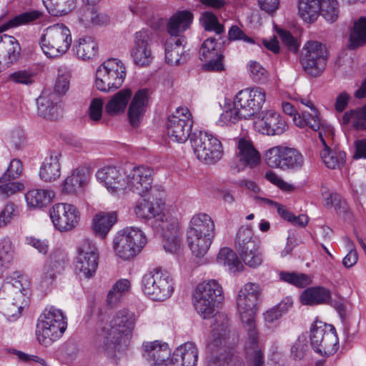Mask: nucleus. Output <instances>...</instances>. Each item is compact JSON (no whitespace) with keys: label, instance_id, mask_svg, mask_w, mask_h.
Returning <instances> with one entry per match:
<instances>
[{"label":"nucleus","instance_id":"f257e3e1","mask_svg":"<svg viewBox=\"0 0 366 366\" xmlns=\"http://www.w3.org/2000/svg\"><path fill=\"white\" fill-rule=\"evenodd\" d=\"M134 212L139 218L161 234L166 252L176 253L179 251L181 247L179 219L177 212L166 209L164 199H144L137 204Z\"/></svg>","mask_w":366,"mask_h":366},{"label":"nucleus","instance_id":"f03ea898","mask_svg":"<svg viewBox=\"0 0 366 366\" xmlns=\"http://www.w3.org/2000/svg\"><path fill=\"white\" fill-rule=\"evenodd\" d=\"M212 332L208 342L209 354L206 366H227L232 358L229 345V320L224 314L215 315L212 325Z\"/></svg>","mask_w":366,"mask_h":366},{"label":"nucleus","instance_id":"7ed1b4c3","mask_svg":"<svg viewBox=\"0 0 366 366\" xmlns=\"http://www.w3.org/2000/svg\"><path fill=\"white\" fill-rule=\"evenodd\" d=\"M224 299L223 289L216 280H209L199 283L193 295V305L197 313L204 319L215 315Z\"/></svg>","mask_w":366,"mask_h":366},{"label":"nucleus","instance_id":"20e7f679","mask_svg":"<svg viewBox=\"0 0 366 366\" xmlns=\"http://www.w3.org/2000/svg\"><path fill=\"white\" fill-rule=\"evenodd\" d=\"M136 321L137 316L133 312L127 309L118 310L111 320L110 332L99 337V341L102 342V350L109 352L121 342L123 337L131 336Z\"/></svg>","mask_w":366,"mask_h":366},{"label":"nucleus","instance_id":"39448f33","mask_svg":"<svg viewBox=\"0 0 366 366\" xmlns=\"http://www.w3.org/2000/svg\"><path fill=\"white\" fill-rule=\"evenodd\" d=\"M72 42L69 29L63 24H56L46 28L39 39V45L44 54L50 58L61 56L69 50Z\"/></svg>","mask_w":366,"mask_h":366},{"label":"nucleus","instance_id":"423d86ee","mask_svg":"<svg viewBox=\"0 0 366 366\" xmlns=\"http://www.w3.org/2000/svg\"><path fill=\"white\" fill-rule=\"evenodd\" d=\"M260 292L257 284L248 282L240 289L237 297V310L247 331L248 337H250L252 332L254 333V336H258L255 328L254 315Z\"/></svg>","mask_w":366,"mask_h":366},{"label":"nucleus","instance_id":"0eeeda50","mask_svg":"<svg viewBox=\"0 0 366 366\" xmlns=\"http://www.w3.org/2000/svg\"><path fill=\"white\" fill-rule=\"evenodd\" d=\"M126 74V67L121 60L109 59L97 69L95 86L103 92H113L122 85Z\"/></svg>","mask_w":366,"mask_h":366},{"label":"nucleus","instance_id":"6e6552de","mask_svg":"<svg viewBox=\"0 0 366 366\" xmlns=\"http://www.w3.org/2000/svg\"><path fill=\"white\" fill-rule=\"evenodd\" d=\"M142 290L149 298L164 301L170 297L174 291L173 279L161 268L154 269L142 277Z\"/></svg>","mask_w":366,"mask_h":366},{"label":"nucleus","instance_id":"1a4fd4ad","mask_svg":"<svg viewBox=\"0 0 366 366\" xmlns=\"http://www.w3.org/2000/svg\"><path fill=\"white\" fill-rule=\"evenodd\" d=\"M190 142L197 158L205 164H214L223 156L221 142L209 132L200 131L192 134Z\"/></svg>","mask_w":366,"mask_h":366},{"label":"nucleus","instance_id":"9d476101","mask_svg":"<svg viewBox=\"0 0 366 366\" xmlns=\"http://www.w3.org/2000/svg\"><path fill=\"white\" fill-rule=\"evenodd\" d=\"M310 344L315 352L330 356L338 350V338L335 328L321 321H315L310 330Z\"/></svg>","mask_w":366,"mask_h":366},{"label":"nucleus","instance_id":"9b49d317","mask_svg":"<svg viewBox=\"0 0 366 366\" xmlns=\"http://www.w3.org/2000/svg\"><path fill=\"white\" fill-rule=\"evenodd\" d=\"M26 280L22 276L7 277L0 288V298L13 300L5 309V315L9 318L19 317L24 307V286Z\"/></svg>","mask_w":366,"mask_h":366},{"label":"nucleus","instance_id":"f8f14e48","mask_svg":"<svg viewBox=\"0 0 366 366\" xmlns=\"http://www.w3.org/2000/svg\"><path fill=\"white\" fill-rule=\"evenodd\" d=\"M147 243L144 233L138 227H129L122 230L114 240L116 254L123 259L136 256Z\"/></svg>","mask_w":366,"mask_h":366},{"label":"nucleus","instance_id":"ddd939ff","mask_svg":"<svg viewBox=\"0 0 366 366\" xmlns=\"http://www.w3.org/2000/svg\"><path fill=\"white\" fill-rule=\"evenodd\" d=\"M99 253L95 243L87 238L81 239L76 245L75 269L86 278L92 277L98 266Z\"/></svg>","mask_w":366,"mask_h":366},{"label":"nucleus","instance_id":"4468645a","mask_svg":"<svg viewBox=\"0 0 366 366\" xmlns=\"http://www.w3.org/2000/svg\"><path fill=\"white\" fill-rule=\"evenodd\" d=\"M192 126L189 110L187 107H179L168 117L167 134L172 141L184 143L190 136Z\"/></svg>","mask_w":366,"mask_h":366},{"label":"nucleus","instance_id":"2eb2a0df","mask_svg":"<svg viewBox=\"0 0 366 366\" xmlns=\"http://www.w3.org/2000/svg\"><path fill=\"white\" fill-rule=\"evenodd\" d=\"M302 64L304 69L312 76H319L325 69L327 50L319 41H307L303 49Z\"/></svg>","mask_w":366,"mask_h":366},{"label":"nucleus","instance_id":"dca6fc26","mask_svg":"<svg viewBox=\"0 0 366 366\" xmlns=\"http://www.w3.org/2000/svg\"><path fill=\"white\" fill-rule=\"evenodd\" d=\"M50 217L54 227L61 232L74 229L79 223L81 214L76 206L69 203H56L50 209Z\"/></svg>","mask_w":366,"mask_h":366},{"label":"nucleus","instance_id":"f3484780","mask_svg":"<svg viewBox=\"0 0 366 366\" xmlns=\"http://www.w3.org/2000/svg\"><path fill=\"white\" fill-rule=\"evenodd\" d=\"M235 104L249 119L262 109L266 101V92L259 86L239 91L234 97Z\"/></svg>","mask_w":366,"mask_h":366},{"label":"nucleus","instance_id":"a211bd4d","mask_svg":"<svg viewBox=\"0 0 366 366\" xmlns=\"http://www.w3.org/2000/svg\"><path fill=\"white\" fill-rule=\"evenodd\" d=\"M153 170L147 166L129 167L126 170L127 188L137 194L144 197L152 189Z\"/></svg>","mask_w":366,"mask_h":366},{"label":"nucleus","instance_id":"6ab92c4d","mask_svg":"<svg viewBox=\"0 0 366 366\" xmlns=\"http://www.w3.org/2000/svg\"><path fill=\"white\" fill-rule=\"evenodd\" d=\"M152 35L149 31L142 29L136 32L131 56L135 64L140 66H149L154 59L152 51Z\"/></svg>","mask_w":366,"mask_h":366},{"label":"nucleus","instance_id":"aec40b11","mask_svg":"<svg viewBox=\"0 0 366 366\" xmlns=\"http://www.w3.org/2000/svg\"><path fill=\"white\" fill-rule=\"evenodd\" d=\"M255 129L266 135H280L287 128L285 120L273 109H267L259 113L254 123Z\"/></svg>","mask_w":366,"mask_h":366},{"label":"nucleus","instance_id":"412c9836","mask_svg":"<svg viewBox=\"0 0 366 366\" xmlns=\"http://www.w3.org/2000/svg\"><path fill=\"white\" fill-rule=\"evenodd\" d=\"M97 180L112 194L127 189L126 170L113 166L104 167L96 173Z\"/></svg>","mask_w":366,"mask_h":366},{"label":"nucleus","instance_id":"4be33fe9","mask_svg":"<svg viewBox=\"0 0 366 366\" xmlns=\"http://www.w3.org/2000/svg\"><path fill=\"white\" fill-rule=\"evenodd\" d=\"M222 57L220 45L217 43L215 38L209 37L202 43L199 49V59L204 62L203 67L205 70L222 71Z\"/></svg>","mask_w":366,"mask_h":366},{"label":"nucleus","instance_id":"5701e85b","mask_svg":"<svg viewBox=\"0 0 366 366\" xmlns=\"http://www.w3.org/2000/svg\"><path fill=\"white\" fill-rule=\"evenodd\" d=\"M169 355L170 350L167 343L155 340L142 344V355L149 366H166Z\"/></svg>","mask_w":366,"mask_h":366},{"label":"nucleus","instance_id":"b1692460","mask_svg":"<svg viewBox=\"0 0 366 366\" xmlns=\"http://www.w3.org/2000/svg\"><path fill=\"white\" fill-rule=\"evenodd\" d=\"M89 174L86 168L73 169L61 184V192L65 194L78 195L82 193L89 182Z\"/></svg>","mask_w":366,"mask_h":366},{"label":"nucleus","instance_id":"393cba45","mask_svg":"<svg viewBox=\"0 0 366 366\" xmlns=\"http://www.w3.org/2000/svg\"><path fill=\"white\" fill-rule=\"evenodd\" d=\"M235 159L239 171L247 166L254 167L260 162L259 153L252 143L244 138L238 140Z\"/></svg>","mask_w":366,"mask_h":366},{"label":"nucleus","instance_id":"a878e982","mask_svg":"<svg viewBox=\"0 0 366 366\" xmlns=\"http://www.w3.org/2000/svg\"><path fill=\"white\" fill-rule=\"evenodd\" d=\"M60 97L50 90H44L36 99L37 112L44 118H54L60 109Z\"/></svg>","mask_w":366,"mask_h":366},{"label":"nucleus","instance_id":"bb28decb","mask_svg":"<svg viewBox=\"0 0 366 366\" xmlns=\"http://www.w3.org/2000/svg\"><path fill=\"white\" fill-rule=\"evenodd\" d=\"M198 350L193 342H186L177 347L172 354L167 366H195Z\"/></svg>","mask_w":366,"mask_h":366},{"label":"nucleus","instance_id":"cd10ccee","mask_svg":"<svg viewBox=\"0 0 366 366\" xmlns=\"http://www.w3.org/2000/svg\"><path fill=\"white\" fill-rule=\"evenodd\" d=\"M149 104V91L147 89L138 90L132 99L128 109L129 122L132 127H137L143 118Z\"/></svg>","mask_w":366,"mask_h":366},{"label":"nucleus","instance_id":"c85d7f7f","mask_svg":"<svg viewBox=\"0 0 366 366\" xmlns=\"http://www.w3.org/2000/svg\"><path fill=\"white\" fill-rule=\"evenodd\" d=\"M300 102L310 108L312 113L302 112L301 115L295 117L294 123L296 126L304 128L309 127L314 131H319L324 129L325 124L322 122L320 114L314 106L313 103L306 98H300Z\"/></svg>","mask_w":366,"mask_h":366},{"label":"nucleus","instance_id":"c756f323","mask_svg":"<svg viewBox=\"0 0 366 366\" xmlns=\"http://www.w3.org/2000/svg\"><path fill=\"white\" fill-rule=\"evenodd\" d=\"M67 327V324L55 325L49 324L38 320L36 330V335L38 342L48 347L52 342L60 338Z\"/></svg>","mask_w":366,"mask_h":366},{"label":"nucleus","instance_id":"7c9ffc66","mask_svg":"<svg viewBox=\"0 0 366 366\" xmlns=\"http://www.w3.org/2000/svg\"><path fill=\"white\" fill-rule=\"evenodd\" d=\"M187 234L214 237V224L208 214L199 213L192 217Z\"/></svg>","mask_w":366,"mask_h":366},{"label":"nucleus","instance_id":"2f4dec72","mask_svg":"<svg viewBox=\"0 0 366 366\" xmlns=\"http://www.w3.org/2000/svg\"><path fill=\"white\" fill-rule=\"evenodd\" d=\"M192 20L193 14L189 11H181L174 14L167 24L170 37L184 38L182 34L189 27Z\"/></svg>","mask_w":366,"mask_h":366},{"label":"nucleus","instance_id":"473e14b6","mask_svg":"<svg viewBox=\"0 0 366 366\" xmlns=\"http://www.w3.org/2000/svg\"><path fill=\"white\" fill-rule=\"evenodd\" d=\"M60 154L56 152L46 157L39 169V177L45 182L57 179L61 175Z\"/></svg>","mask_w":366,"mask_h":366},{"label":"nucleus","instance_id":"72a5a7b5","mask_svg":"<svg viewBox=\"0 0 366 366\" xmlns=\"http://www.w3.org/2000/svg\"><path fill=\"white\" fill-rule=\"evenodd\" d=\"M332 298L330 291L321 286L311 287L305 290L300 297L304 305H317L327 304Z\"/></svg>","mask_w":366,"mask_h":366},{"label":"nucleus","instance_id":"f704fd0d","mask_svg":"<svg viewBox=\"0 0 366 366\" xmlns=\"http://www.w3.org/2000/svg\"><path fill=\"white\" fill-rule=\"evenodd\" d=\"M184 38L169 37L165 43V60L171 65H179L186 60L183 54Z\"/></svg>","mask_w":366,"mask_h":366},{"label":"nucleus","instance_id":"c9c22d12","mask_svg":"<svg viewBox=\"0 0 366 366\" xmlns=\"http://www.w3.org/2000/svg\"><path fill=\"white\" fill-rule=\"evenodd\" d=\"M54 197V193L46 189H31L24 194V199L28 207L31 209H41L46 207Z\"/></svg>","mask_w":366,"mask_h":366},{"label":"nucleus","instance_id":"e433bc0d","mask_svg":"<svg viewBox=\"0 0 366 366\" xmlns=\"http://www.w3.org/2000/svg\"><path fill=\"white\" fill-rule=\"evenodd\" d=\"M72 49L78 59L86 61L97 56L98 44L92 37L84 36L74 42Z\"/></svg>","mask_w":366,"mask_h":366},{"label":"nucleus","instance_id":"4c0bfd02","mask_svg":"<svg viewBox=\"0 0 366 366\" xmlns=\"http://www.w3.org/2000/svg\"><path fill=\"white\" fill-rule=\"evenodd\" d=\"M246 359L249 366H264L262 347L258 340V336L251 333L245 343Z\"/></svg>","mask_w":366,"mask_h":366},{"label":"nucleus","instance_id":"58836bf2","mask_svg":"<svg viewBox=\"0 0 366 366\" xmlns=\"http://www.w3.org/2000/svg\"><path fill=\"white\" fill-rule=\"evenodd\" d=\"M318 135L324 147L320 152V157L327 167L335 169L343 165L345 162V152L343 151H331L326 144L322 129L318 131Z\"/></svg>","mask_w":366,"mask_h":366},{"label":"nucleus","instance_id":"ea45409f","mask_svg":"<svg viewBox=\"0 0 366 366\" xmlns=\"http://www.w3.org/2000/svg\"><path fill=\"white\" fill-rule=\"evenodd\" d=\"M44 14L39 10H29L23 12L11 19L6 24L0 26V31H5L6 30L24 25H29L31 24H38L43 19Z\"/></svg>","mask_w":366,"mask_h":366},{"label":"nucleus","instance_id":"a19ab883","mask_svg":"<svg viewBox=\"0 0 366 366\" xmlns=\"http://www.w3.org/2000/svg\"><path fill=\"white\" fill-rule=\"evenodd\" d=\"M117 220L114 212H100L97 214L92 221V229L96 237L104 238Z\"/></svg>","mask_w":366,"mask_h":366},{"label":"nucleus","instance_id":"79ce46f5","mask_svg":"<svg viewBox=\"0 0 366 366\" xmlns=\"http://www.w3.org/2000/svg\"><path fill=\"white\" fill-rule=\"evenodd\" d=\"M321 0H299L298 14L306 23H314L320 15Z\"/></svg>","mask_w":366,"mask_h":366},{"label":"nucleus","instance_id":"37998d69","mask_svg":"<svg viewBox=\"0 0 366 366\" xmlns=\"http://www.w3.org/2000/svg\"><path fill=\"white\" fill-rule=\"evenodd\" d=\"M132 94L130 89H124L115 94L105 106V110L109 115H116L123 112Z\"/></svg>","mask_w":366,"mask_h":366},{"label":"nucleus","instance_id":"c03bdc74","mask_svg":"<svg viewBox=\"0 0 366 366\" xmlns=\"http://www.w3.org/2000/svg\"><path fill=\"white\" fill-rule=\"evenodd\" d=\"M341 124H351L357 130H366V104L357 109L345 112L342 117Z\"/></svg>","mask_w":366,"mask_h":366},{"label":"nucleus","instance_id":"a18cd8bd","mask_svg":"<svg viewBox=\"0 0 366 366\" xmlns=\"http://www.w3.org/2000/svg\"><path fill=\"white\" fill-rule=\"evenodd\" d=\"M217 263L227 267L230 272H235L243 267L236 253L228 247L222 248L216 259Z\"/></svg>","mask_w":366,"mask_h":366},{"label":"nucleus","instance_id":"49530a36","mask_svg":"<svg viewBox=\"0 0 366 366\" xmlns=\"http://www.w3.org/2000/svg\"><path fill=\"white\" fill-rule=\"evenodd\" d=\"M213 237H203L194 234H187V240L192 254L197 257H204L210 247Z\"/></svg>","mask_w":366,"mask_h":366},{"label":"nucleus","instance_id":"de8ad7c7","mask_svg":"<svg viewBox=\"0 0 366 366\" xmlns=\"http://www.w3.org/2000/svg\"><path fill=\"white\" fill-rule=\"evenodd\" d=\"M3 32L0 31V49L4 51L8 63L12 64L18 59L21 48L14 36L1 34Z\"/></svg>","mask_w":366,"mask_h":366},{"label":"nucleus","instance_id":"09e8293b","mask_svg":"<svg viewBox=\"0 0 366 366\" xmlns=\"http://www.w3.org/2000/svg\"><path fill=\"white\" fill-rule=\"evenodd\" d=\"M247 119L246 115L241 112L240 107L235 104V101L231 104L224 107L223 112L220 114L218 123L221 126H229L236 124L240 119Z\"/></svg>","mask_w":366,"mask_h":366},{"label":"nucleus","instance_id":"8fccbe9b","mask_svg":"<svg viewBox=\"0 0 366 366\" xmlns=\"http://www.w3.org/2000/svg\"><path fill=\"white\" fill-rule=\"evenodd\" d=\"M131 289L130 281L127 279H120L116 282L107 294V301L108 305L113 307L121 299L127 295Z\"/></svg>","mask_w":366,"mask_h":366},{"label":"nucleus","instance_id":"3c124183","mask_svg":"<svg viewBox=\"0 0 366 366\" xmlns=\"http://www.w3.org/2000/svg\"><path fill=\"white\" fill-rule=\"evenodd\" d=\"M14 254V246L9 237H4L0 240V276L4 269L9 268Z\"/></svg>","mask_w":366,"mask_h":366},{"label":"nucleus","instance_id":"603ef678","mask_svg":"<svg viewBox=\"0 0 366 366\" xmlns=\"http://www.w3.org/2000/svg\"><path fill=\"white\" fill-rule=\"evenodd\" d=\"M350 46L356 48L366 44V18L360 17L354 22L350 35Z\"/></svg>","mask_w":366,"mask_h":366},{"label":"nucleus","instance_id":"864d4df0","mask_svg":"<svg viewBox=\"0 0 366 366\" xmlns=\"http://www.w3.org/2000/svg\"><path fill=\"white\" fill-rule=\"evenodd\" d=\"M238 252L244 263L249 267L256 268L263 262V254L258 244L249 247L247 249L238 251Z\"/></svg>","mask_w":366,"mask_h":366},{"label":"nucleus","instance_id":"5fc2aeb1","mask_svg":"<svg viewBox=\"0 0 366 366\" xmlns=\"http://www.w3.org/2000/svg\"><path fill=\"white\" fill-rule=\"evenodd\" d=\"M286 147L275 146L267 149L264 158L266 164L271 168L282 169Z\"/></svg>","mask_w":366,"mask_h":366},{"label":"nucleus","instance_id":"6e6d98bb","mask_svg":"<svg viewBox=\"0 0 366 366\" xmlns=\"http://www.w3.org/2000/svg\"><path fill=\"white\" fill-rule=\"evenodd\" d=\"M80 21L85 26H102L107 24L109 19L105 14L98 13L93 9H86L81 14Z\"/></svg>","mask_w":366,"mask_h":366},{"label":"nucleus","instance_id":"4d7b16f0","mask_svg":"<svg viewBox=\"0 0 366 366\" xmlns=\"http://www.w3.org/2000/svg\"><path fill=\"white\" fill-rule=\"evenodd\" d=\"M303 164L304 159L300 152L295 149L286 147L282 170H298Z\"/></svg>","mask_w":366,"mask_h":366},{"label":"nucleus","instance_id":"13d9d810","mask_svg":"<svg viewBox=\"0 0 366 366\" xmlns=\"http://www.w3.org/2000/svg\"><path fill=\"white\" fill-rule=\"evenodd\" d=\"M48 10L53 15H64L72 11L75 7V0H42Z\"/></svg>","mask_w":366,"mask_h":366},{"label":"nucleus","instance_id":"bf43d9fd","mask_svg":"<svg viewBox=\"0 0 366 366\" xmlns=\"http://www.w3.org/2000/svg\"><path fill=\"white\" fill-rule=\"evenodd\" d=\"M36 73L30 69H21L11 72L8 76V81L24 86H31L36 82Z\"/></svg>","mask_w":366,"mask_h":366},{"label":"nucleus","instance_id":"052dcab7","mask_svg":"<svg viewBox=\"0 0 366 366\" xmlns=\"http://www.w3.org/2000/svg\"><path fill=\"white\" fill-rule=\"evenodd\" d=\"M39 321L44 322H48L49 324L60 325L67 324L66 317L64 315L62 311L54 306L46 307L40 315Z\"/></svg>","mask_w":366,"mask_h":366},{"label":"nucleus","instance_id":"680f3d73","mask_svg":"<svg viewBox=\"0 0 366 366\" xmlns=\"http://www.w3.org/2000/svg\"><path fill=\"white\" fill-rule=\"evenodd\" d=\"M257 244L253 239V233L248 226H242L238 230L236 237V245L237 250L247 249Z\"/></svg>","mask_w":366,"mask_h":366},{"label":"nucleus","instance_id":"e2e57ef3","mask_svg":"<svg viewBox=\"0 0 366 366\" xmlns=\"http://www.w3.org/2000/svg\"><path fill=\"white\" fill-rule=\"evenodd\" d=\"M339 12L337 0H321L320 14L327 21H335L339 16Z\"/></svg>","mask_w":366,"mask_h":366},{"label":"nucleus","instance_id":"0e129e2a","mask_svg":"<svg viewBox=\"0 0 366 366\" xmlns=\"http://www.w3.org/2000/svg\"><path fill=\"white\" fill-rule=\"evenodd\" d=\"M278 214L285 220L291 222L294 225L305 227L308 222V217L305 214H300L295 216L292 212L287 210V209L280 204H276Z\"/></svg>","mask_w":366,"mask_h":366},{"label":"nucleus","instance_id":"69168bd1","mask_svg":"<svg viewBox=\"0 0 366 366\" xmlns=\"http://www.w3.org/2000/svg\"><path fill=\"white\" fill-rule=\"evenodd\" d=\"M202 24L207 31H213L217 34H220L224 31V27L218 21L217 16L211 11H206L202 14Z\"/></svg>","mask_w":366,"mask_h":366},{"label":"nucleus","instance_id":"338daca9","mask_svg":"<svg viewBox=\"0 0 366 366\" xmlns=\"http://www.w3.org/2000/svg\"><path fill=\"white\" fill-rule=\"evenodd\" d=\"M280 277L283 281L300 287H304L311 282L310 277L305 274L282 272Z\"/></svg>","mask_w":366,"mask_h":366},{"label":"nucleus","instance_id":"774afa93","mask_svg":"<svg viewBox=\"0 0 366 366\" xmlns=\"http://www.w3.org/2000/svg\"><path fill=\"white\" fill-rule=\"evenodd\" d=\"M250 77L255 82H263L267 78V70L258 62L250 61L247 65Z\"/></svg>","mask_w":366,"mask_h":366}]
</instances>
